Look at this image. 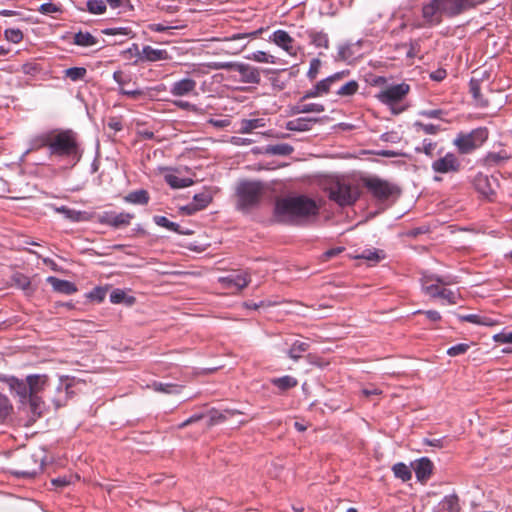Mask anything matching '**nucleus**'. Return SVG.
<instances>
[{"mask_svg": "<svg viewBox=\"0 0 512 512\" xmlns=\"http://www.w3.org/2000/svg\"><path fill=\"white\" fill-rule=\"evenodd\" d=\"M317 213L318 207L315 201L306 196L279 199L274 209L276 221L285 224H300Z\"/></svg>", "mask_w": 512, "mask_h": 512, "instance_id": "obj_1", "label": "nucleus"}, {"mask_svg": "<svg viewBox=\"0 0 512 512\" xmlns=\"http://www.w3.org/2000/svg\"><path fill=\"white\" fill-rule=\"evenodd\" d=\"M40 147H48L50 155L71 157L79 160L78 145L71 131H63L57 134H45L38 140Z\"/></svg>", "mask_w": 512, "mask_h": 512, "instance_id": "obj_2", "label": "nucleus"}, {"mask_svg": "<svg viewBox=\"0 0 512 512\" xmlns=\"http://www.w3.org/2000/svg\"><path fill=\"white\" fill-rule=\"evenodd\" d=\"M264 187L258 181H241L236 188L237 208L249 211L257 206L263 196Z\"/></svg>", "mask_w": 512, "mask_h": 512, "instance_id": "obj_3", "label": "nucleus"}, {"mask_svg": "<svg viewBox=\"0 0 512 512\" xmlns=\"http://www.w3.org/2000/svg\"><path fill=\"white\" fill-rule=\"evenodd\" d=\"M329 198L340 206L354 204L360 196L359 187L345 180H337L328 188Z\"/></svg>", "mask_w": 512, "mask_h": 512, "instance_id": "obj_4", "label": "nucleus"}, {"mask_svg": "<svg viewBox=\"0 0 512 512\" xmlns=\"http://www.w3.org/2000/svg\"><path fill=\"white\" fill-rule=\"evenodd\" d=\"M488 138L486 128H478L468 134H459L453 141L461 154H469L480 147Z\"/></svg>", "mask_w": 512, "mask_h": 512, "instance_id": "obj_5", "label": "nucleus"}, {"mask_svg": "<svg viewBox=\"0 0 512 512\" xmlns=\"http://www.w3.org/2000/svg\"><path fill=\"white\" fill-rule=\"evenodd\" d=\"M364 185L368 191L379 201H385L394 194H399V189L378 177H370L364 180Z\"/></svg>", "mask_w": 512, "mask_h": 512, "instance_id": "obj_6", "label": "nucleus"}, {"mask_svg": "<svg viewBox=\"0 0 512 512\" xmlns=\"http://www.w3.org/2000/svg\"><path fill=\"white\" fill-rule=\"evenodd\" d=\"M487 1L488 0H436V2L440 4V9L447 17L458 16Z\"/></svg>", "mask_w": 512, "mask_h": 512, "instance_id": "obj_7", "label": "nucleus"}, {"mask_svg": "<svg viewBox=\"0 0 512 512\" xmlns=\"http://www.w3.org/2000/svg\"><path fill=\"white\" fill-rule=\"evenodd\" d=\"M409 90V85L405 83L392 85L381 91L377 98L386 105H393L400 102L408 94Z\"/></svg>", "mask_w": 512, "mask_h": 512, "instance_id": "obj_8", "label": "nucleus"}, {"mask_svg": "<svg viewBox=\"0 0 512 512\" xmlns=\"http://www.w3.org/2000/svg\"><path fill=\"white\" fill-rule=\"evenodd\" d=\"M461 168V162L453 153H447L432 163V169L436 173H457Z\"/></svg>", "mask_w": 512, "mask_h": 512, "instance_id": "obj_9", "label": "nucleus"}, {"mask_svg": "<svg viewBox=\"0 0 512 512\" xmlns=\"http://www.w3.org/2000/svg\"><path fill=\"white\" fill-rule=\"evenodd\" d=\"M445 16L444 12L440 9V4L436 0H431L422 8L423 25L432 27L442 22V17Z\"/></svg>", "mask_w": 512, "mask_h": 512, "instance_id": "obj_10", "label": "nucleus"}, {"mask_svg": "<svg viewBox=\"0 0 512 512\" xmlns=\"http://www.w3.org/2000/svg\"><path fill=\"white\" fill-rule=\"evenodd\" d=\"M134 215L131 213L121 212L116 214L114 212H103L99 215L98 220L101 224L110 225L114 228H120L130 224Z\"/></svg>", "mask_w": 512, "mask_h": 512, "instance_id": "obj_11", "label": "nucleus"}, {"mask_svg": "<svg viewBox=\"0 0 512 512\" xmlns=\"http://www.w3.org/2000/svg\"><path fill=\"white\" fill-rule=\"evenodd\" d=\"M454 282L450 278H443L437 275L427 276L423 280V289L426 294L431 297H440V292L442 288L439 287L441 285H450Z\"/></svg>", "mask_w": 512, "mask_h": 512, "instance_id": "obj_12", "label": "nucleus"}, {"mask_svg": "<svg viewBox=\"0 0 512 512\" xmlns=\"http://www.w3.org/2000/svg\"><path fill=\"white\" fill-rule=\"evenodd\" d=\"M219 281L225 288L235 287L237 290H242L250 283V275L248 272L232 273L225 277L219 278Z\"/></svg>", "mask_w": 512, "mask_h": 512, "instance_id": "obj_13", "label": "nucleus"}, {"mask_svg": "<svg viewBox=\"0 0 512 512\" xmlns=\"http://www.w3.org/2000/svg\"><path fill=\"white\" fill-rule=\"evenodd\" d=\"M241 82L245 84H259L261 81L260 70L250 64L240 63L238 71Z\"/></svg>", "mask_w": 512, "mask_h": 512, "instance_id": "obj_14", "label": "nucleus"}, {"mask_svg": "<svg viewBox=\"0 0 512 512\" xmlns=\"http://www.w3.org/2000/svg\"><path fill=\"white\" fill-rule=\"evenodd\" d=\"M271 40L290 55H296V49L293 46V38L284 30H276Z\"/></svg>", "mask_w": 512, "mask_h": 512, "instance_id": "obj_15", "label": "nucleus"}, {"mask_svg": "<svg viewBox=\"0 0 512 512\" xmlns=\"http://www.w3.org/2000/svg\"><path fill=\"white\" fill-rule=\"evenodd\" d=\"M511 157V154L504 149L498 152H488L482 159V164L487 168L502 166L506 161L510 160Z\"/></svg>", "mask_w": 512, "mask_h": 512, "instance_id": "obj_16", "label": "nucleus"}, {"mask_svg": "<svg viewBox=\"0 0 512 512\" xmlns=\"http://www.w3.org/2000/svg\"><path fill=\"white\" fill-rule=\"evenodd\" d=\"M196 81L191 78H184L175 82L171 87L173 96H186L195 91Z\"/></svg>", "mask_w": 512, "mask_h": 512, "instance_id": "obj_17", "label": "nucleus"}, {"mask_svg": "<svg viewBox=\"0 0 512 512\" xmlns=\"http://www.w3.org/2000/svg\"><path fill=\"white\" fill-rule=\"evenodd\" d=\"M432 469L433 463L431 462L430 459L426 457L419 459L414 466L416 477L421 482H425L428 480V478L432 474Z\"/></svg>", "mask_w": 512, "mask_h": 512, "instance_id": "obj_18", "label": "nucleus"}, {"mask_svg": "<svg viewBox=\"0 0 512 512\" xmlns=\"http://www.w3.org/2000/svg\"><path fill=\"white\" fill-rule=\"evenodd\" d=\"M361 44L360 41L357 43H344L338 47L336 61L350 62L356 57V48Z\"/></svg>", "mask_w": 512, "mask_h": 512, "instance_id": "obj_19", "label": "nucleus"}, {"mask_svg": "<svg viewBox=\"0 0 512 512\" xmlns=\"http://www.w3.org/2000/svg\"><path fill=\"white\" fill-rule=\"evenodd\" d=\"M474 186L478 192H480L485 197L489 198L495 194V189L491 185L490 180L487 175L482 173H478L474 178Z\"/></svg>", "mask_w": 512, "mask_h": 512, "instance_id": "obj_20", "label": "nucleus"}, {"mask_svg": "<svg viewBox=\"0 0 512 512\" xmlns=\"http://www.w3.org/2000/svg\"><path fill=\"white\" fill-rule=\"evenodd\" d=\"M47 281L56 292L62 294L71 295L77 291L76 285L70 281L61 280L53 276L48 277Z\"/></svg>", "mask_w": 512, "mask_h": 512, "instance_id": "obj_21", "label": "nucleus"}, {"mask_svg": "<svg viewBox=\"0 0 512 512\" xmlns=\"http://www.w3.org/2000/svg\"><path fill=\"white\" fill-rule=\"evenodd\" d=\"M319 118H297L290 120L286 123V129L290 131H308L312 128L313 124L318 122Z\"/></svg>", "mask_w": 512, "mask_h": 512, "instance_id": "obj_22", "label": "nucleus"}, {"mask_svg": "<svg viewBox=\"0 0 512 512\" xmlns=\"http://www.w3.org/2000/svg\"><path fill=\"white\" fill-rule=\"evenodd\" d=\"M237 414H245V413L242 411L236 410V409H225L223 411H218L216 409H212L209 412L210 418H209L208 426H213L215 424L224 422Z\"/></svg>", "mask_w": 512, "mask_h": 512, "instance_id": "obj_23", "label": "nucleus"}, {"mask_svg": "<svg viewBox=\"0 0 512 512\" xmlns=\"http://www.w3.org/2000/svg\"><path fill=\"white\" fill-rule=\"evenodd\" d=\"M27 381L29 385H26L28 390L31 393V396L37 395L40 393L48 382V377L46 375H29L27 376Z\"/></svg>", "mask_w": 512, "mask_h": 512, "instance_id": "obj_24", "label": "nucleus"}, {"mask_svg": "<svg viewBox=\"0 0 512 512\" xmlns=\"http://www.w3.org/2000/svg\"><path fill=\"white\" fill-rule=\"evenodd\" d=\"M26 385H29L27 379L24 381V380H19L15 377H12L9 380L10 388L16 392V394L20 397L22 402L26 401L27 398L29 396H31V393L28 390Z\"/></svg>", "mask_w": 512, "mask_h": 512, "instance_id": "obj_25", "label": "nucleus"}, {"mask_svg": "<svg viewBox=\"0 0 512 512\" xmlns=\"http://www.w3.org/2000/svg\"><path fill=\"white\" fill-rule=\"evenodd\" d=\"M349 74V71H341V72H337L321 81H319L317 83V88L318 90L321 91L322 95L324 94H327L330 89H331V86L333 84H335L336 82L340 81L341 79H343L345 76H347Z\"/></svg>", "mask_w": 512, "mask_h": 512, "instance_id": "obj_26", "label": "nucleus"}, {"mask_svg": "<svg viewBox=\"0 0 512 512\" xmlns=\"http://www.w3.org/2000/svg\"><path fill=\"white\" fill-rule=\"evenodd\" d=\"M168 58V54L166 50L162 49H154L151 46H144L142 49V59L147 61H159L166 60Z\"/></svg>", "mask_w": 512, "mask_h": 512, "instance_id": "obj_27", "label": "nucleus"}, {"mask_svg": "<svg viewBox=\"0 0 512 512\" xmlns=\"http://www.w3.org/2000/svg\"><path fill=\"white\" fill-rule=\"evenodd\" d=\"M439 512H459V499L456 495H448L439 503Z\"/></svg>", "mask_w": 512, "mask_h": 512, "instance_id": "obj_28", "label": "nucleus"}, {"mask_svg": "<svg viewBox=\"0 0 512 512\" xmlns=\"http://www.w3.org/2000/svg\"><path fill=\"white\" fill-rule=\"evenodd\" d=\"M310 43L318 48H328L329 39L326 33L322 31L310 30L307 32Z\"/></svg>", "mask_w": 512, "mask_h": 512, "instance_id": "obj_29", "label": "nucleus"}, {"mask_svg": "<svg viewBox=\"0 0 512 512\" xmlns=\"http://www.w3.org/2000/svg\"><path fill=\"white\" fill-rule=\"evenodd\" d=\"M153 220L158 226L164 227V228H166L170 231H173L175 233L184 234V235H188L191 233L190 231L181 230L180 226L177 223L170 221L165 216L157 215V216L153 217Z\"/></svg>", "mask_w": 512, "mask_h": 512, "instance_id": "obj_30", "label": "nucleus"}, {"mask_svg": "<svg viewBox=\"0 0 512 512\" xmlns=\"http://www.w3.org/2000/svg\"><path fill=\"white\" fill-rule=\"evenodd\" d=\"M271 383L281 391H286L297 386L298 381L296 378L286 375L280 378L271 379Z\"/></svg>", "mask_w": 512, "mask_h": 512, "instance_id": "obj_31", "label": "nucleus"}, {"mask_svg": "<svg viewBox=\"0 0 512 512\" xmlns=\"http://www.w3.org/2000/svg\"><path fill=\"white\" fill-rule=\"evenodd\" d=\"M124 199L128 203L144 205L149 201V194L146 190L141 189L130 192Z\"/></svg>", "mask_w": 512, "mask_h": 512, "instance_id": "obj_32", "label": "nucleus"}, {"mask_svg": "<svg viewBox=\"0 0 512 512\" xmlns=\"http://www.w3.org/2000/svg\"><path fill=\"white\" fill-rule=\"evenodd\" d=\"M152 388L156 392L165 393V394H179L182 390L181 385L173 384V383H160L154 382L152 384Z\"/></svg>", "mask_w": 512, "mask_h": 512, "instance_id": "obj_33", "label": "nucleus"}, {"mask_svg": "<svg viewBox=\"0 0 512 512\" xmlns=\"http://www.w3.org/2000/svg\"><path fill=\"white\" fill-rule=\"evenodd\" d=\"M97 39L89 32H78L74 35V44L89 47L97 44Z\"/></svg>", "mask_w": 512, "mask_h": 512, "instance_id": "obj_34", "label": "nucleus"}, {"mask_svg": "<svg viewBox=\"0 0 512 512\" xmlns=\"http://www.w3.org/2000/svg\"><path fill=\"white\" fill-rule=\"evenodd\" d=\"M55 210H56V212L63 214V216L66 219H69V220H71L73 222H79V221H83V220L86 219L84 217V213L83 212L76 211L74 209H70V208H68L66 206H61V207L55 208Z\"/></svg>", "mask_w": 512, "mask_h": 512, "instance_id": "obj_35", "label": "nucleus"}, {"mask_svg": "<svg viewBox=\"0 0 512 512\" xmlns=\"http://www.w3.org/2000/svg\"><path fill=\"white\" fill-rule=\"evenodd\" d=\"M293 147L287 143H281L276 145H268L266 147V153L271 155L287 156L293 152Z\"/></svg>", "mask_w": 512, "mask_h": 512, "instance_id": "obj_36", "label": "nucleus"}, {"mask_svg": "<svg viewBox=\"0 0 512 512\" xmlns=\"http://www.w3.org/2000/svg\"><path fill=\"white\" fill-rule=\"evenodd\" d=\"M165 181L174 189L188 187L193 183L189 178H179L174 174L165 175Z\"/></svg>", "mask_w": 512, "mask_h": 512, "instance_id": "obj_37", "label": "nucleus"}, {"mask_svg": "<svg viewBox=\"0 0 512 512\" xmlns=\"http://www.w3.org/2000/svg\"><path fill=\"white\" fill-rule=\"evenodd\" d=\"M392 471L396 478L401 479L402 481L406 482L411 479L412 473L410 468L404 464V463H396L392 467Z\"/></svg>", "mask_w": 512, "mask_h": 512, "instance_id": "obj_38", "label": "nucleus"}, {"mask_svg": "<svg viewBox=\"0 0 512 512\" xmlns=\"http://www.w3.org/2000/svg\"><path fill=\"white\" fill-rule=\"evenodd\" d=\"M86 74L87 69L84 67H71L64 71V76L73 82L83 80Z\"/></svg>", "mask_w": 512, "mask_h": 512, "instance_id": "obj_39", "label": "nucleus"}, {"mask_svg": "<svg viewBox=\"0 0 512 512\" xmlns=\"http://www.w3.org/2000/svg\"><path fill=\"white\" fill-rule=\"evenodd\" d=\"M110 301L114 304L125 302L129 305H132L135 301V298L131 296L128 297L126 293L121 289H115L110 294Z\"/></svg>", "mask_w": 512, "mask_h": 512, "instance_id": "obj_40", "label": "nucleus"}, {"mask_svg": "<svg viewBox=\"0 0 512 512\" xmlns=\"http://www.w3.org/2000/svg\"><path fill=\"white\" fill-rule=\"evenodd\" d=\"M359 89V84L356 80H351L342 85L337 91L338 96L346 97L354 95Z\"/></svg>", "mask_w": 512, "mask_h": 512, "instance_id": "obj_41", "label": "nucleus"}, {"mask_svg": "<svg viewBox=\"0 0 512 512\" xmlns=\"http://www.w3.org/2000/svg\"><path fill=\"white\" fill-rule=\"evenodd\" d=\"M264 126L263 119H244L241 123L240 133H251L254 129Z\"/></svg>", "mask_w": 512, "mask_h": 512, "instance_id": "obj_42", "label": "nucleus"}, {"mask_svg": "<svg viewBox=\"0 0 512 512\" xmlns=\"http://www.w3.org/2000/svg\"><path fill=\"white\" fill-rule=\"evenodd\" d=\"M309 345L305 342L296 341L288 351V356L293 360H298L301 354L308 350Z\"/></svg>", "mask_w": 512, "mask_h": 512, "instance_id": "obj_43", "label": "nucleus"}, {"mask_svg": "<svg viewBox=\"0 0 512 512\" xmlns=\"http://www.w3.org/2000/svg\"><path fill=\"white\" fill-rule=\"evenodd\" d=\"M12 279H13L14 284L18 288H20L23 291H25L27 294H30L32 292L31 282H30V279L27 276H25L23 274L17 273V274H15L13 276Z\"/></svg>", "mask_w": 512, "mask_h": 512, "instance_id": "obj_44", "label": "nucleus"}, {"mask_svg": "<svg viewBox=\"0 0 512 512\" xmlns=\"http://www.w3.org/2000/svg\"><path fill=\"white\" fill-rule=\"evenodd\" d=\"M459 319L464 322H470V323L485 325V326H491L494 324L490 319H488L486 317H481L476 314L462 315V316H459Z\"/></svg>", "mask_w": 512, "mask_h": 512, "instance_id": "obj_45", "label": "nucleus"}, {"mask_svg": "<svg viewBox=\"0 0 512 512\" xmlns=\"http://www.w3.org/2000/svg\"><path fill=\"white\" fill-rule=\"evenodd\" d=\"M246 58L260 63L274 64L276 62V58L273 55H269L264 51H256L251 55L246 56Z\"/></svg>", "mask_w": 512, "mask_h": 512, "instance_id": "obj_46", "label": "nucleus"}, {"mask_svg": "<svg viewBox=\"0 0 512 512\" xmlns=\"http://www.w3.org/2000/svg\"><path fill=\"white\" fill-rule=\"evenodd\" d=\"M357 258L365 259L372 263H377L384 258V254L380 250H364Z\"/></svg>", "mask_w": 512, "mask_h": 512, "instance_id": "obj_47", "label": "nucleus"}, {"mask_svg": "<svg viewBox=\"0 0 512 512\" xmlns=\"http://www.w3.org/2000/svg\"><path fill=\"white\" fill-rule=\"evenodd\" d=\"M324 110V105L318 103L299 104L296 106V111L298 113H321L324 112Z\"/></svg>", "mask_w": 512, "mask_h": 512, "instance_id": "obj_48", "label": "nucleus"}, {"mask_svg": "<svg viewBox=\"0 0 512 512\" xmlns=\"http://www.w3.org/2000/svg\"><path fill=\"white\" fill-rule=\"evenodd\" d=\"M87 9L92 14H102L106 10V4L103 0H88Z\"/></svg>", "mask_w": 512, "mask_h": 512, "instance_id": "obj_49", "label": "nucleus"}, {"mask_svg": "<svg viewBox=\"0 0 512 512\" xmlns=\"http://www.w3.org/2000/svg\"><path fill=\"white\" fill-rule=\"evenodd\" d=\"M7 41L17 44L23 40V32L20 29L9 28L4 31Z\"/></svg>", "mask_w": 512, "mask_h": 512, "instance_id": "obj_50", "label": "nucleus"}, {"mask_svg": "<svg viewBox=\"0 0 512 512\" xmlns=\"http://www.w3.org/2000/svg\"><path fill=\"white\" fill-rule=\"evenodd\" d=\"M195 205L201 210L207 207V205L211 202L212 198L208 193H199L194 195Z\"/></svg>", "mask_w": 512, "mask_h": 512, "instance_id": "obj_51", "label": "nucleus"}, {"mask_svg": "<svg viewBox=\"0 0 512 512\" xmlns=\"http://www.w3.org/2000/svg\"><path fill=\"white\" fill-rule=\"evenodd\" d=\"M262 31H263V29L260 28L253 32H250V33H236L230 37L224 38V41H237V40H242V39H247V38H254V37H257L259 34H261Z\"/></svg>", "mask_w": 512, "mask_h": 512, "instance_id": "obj_52", "label": "nucleus"}, {"mask_svg": "<svg viewBox=\"0 0 512 512\" xmlns=\"http://www.w3.org/2000/svg\"><path fill=\"white\" fill-rule=\"evenodd\" d=\"M321 60L318 59V58H314L310 61V67H309V70L307 72V77L312 81L314 80L318 73H319V70H320V67H321Z\"/></svg>", "mask_w": 512, "mask_h": 512, "instance_id": "obj_53", "label": "nucleus"}, {"mask_svg": "<svg viewBox=\"0 0 512 512\" xmlns=\"http://www.w3.org/2000/svg\"><path fill=\"white\" fill-rule=\"evenodd\" d=\"M240 62H215L213 68L216 70L238 71Z\"/></svg>", "mask_w": 512, "mask_h": 512, "instance_id": "obj_54", "label": "nucleus"}, {"mask_svg": "<svg viewBox=\"0 0 512 512\" xmlns=\"http://www.w3.org/2000/svg\"><path fill=\"white\" fill-rule=\"evenodd\" d=\"M102 33L105 35L130 36V35H132V30L127 27L107 28V29L102 30Z\"/></svg>", "mask_w": 512, "mask_h": 512, "instance_id": "obj_55", "label": "nucleus"}, {"mask_svg": "<svg viewBox=\"0 0 512 512\" xmlns=\"http://www.w3.org/2000/svg\"><path fill=\"white\" fill-rule=\"evenodd\" d=\"M468 349H469V345L468 344L460 343V344H457V345H454V346L450 347L447 350V354L449 356L454 357V356H458V355L466 353Z\"/></svg>", "mask_w": 512, "mask_h": 512, "instance_id": "obj_56", "label": "nucleus"}, {"mask_svg": "<svg viewBox=\"0 0 512 512\" xmlns=\"http://www.w3.org/2000/svg\"><path fill=\"white\" fill-rule=\"evenodd\" d=\"M107 288L95 287L88 295L91 300L101 302L106 297Z\"/></svg>", "mask_w": 512, "mask_h": 512, "instance_id": "obj_57", "label": "nucleus"}, {"mask_svg": "<svg viewBox=\"0 0 512 512\" xmlns=\"http://www.w3.org/2000/svg\"><path fill=\"white\" fill-rule=\"evenodd\" d=\"M439 298L446 300L449 304H456L457 293L450 289L442 288Z\"/></svg>", "mask_w": 512, "mask_h": 512, "instance_id": "obj_58", "label": "nucleus"}, {"mask_svg": "<svg viewBox=\"0 0 512 512\" xmlns=\"http://www.w3.org/2000/svg\"><path fill=\"white\" fill-rule=\"evenodd\" d=\"M11 408L12 407L8 398L0 394V417H6L9 414Z\"/></svg>", "mask_w": 512, "mask_h": 512, "instance_id": "obj_59", "label": "nucleus"}, {"mask_svg": "<svg viewBox=\"0 0 512 512\" xmlns=\"http://www.w3.org/2000/svg\"><path fill=\"white\" fill-rule=\"evenodd\" d=\"M26 401H29L31 410L34 414H41V401L37 395L29 396Z\"/></svg>", "mask_w": 512, "mask_h": 512, "instance_id": "obj_60", "label": "nucleus"}, {"mask_svg": "<svg viewBox=\"0 0 512 512\" xmlns=\"http://www.w3.org/2000/svg\"><path fill=\"white\" fill-rule=\"evenodd\" d=\"M470 93L474 97L475 100L480 101L481 100V93H480V83L478 80L472 79L469 83Z\"/></svg>", "mask_w": 512, "mask_h": 512, "instance_id": "obj_61", "label": "nucleus"}, {"mask_svg": "<svg viewBox=\"0 0 512 512\" xmlns=\"http://www.w3.org/2000/svg\"><path fill=\"white\" fill-rule=\"evenodd\" d=\"M435 147H436V143L424 140L423 141V148L417 147L416 151L417 152H424L426 155L432 157L433 156V151H434Z\"/></svg>", "mask_w": 512, "mask_h": 512, "instance_id": "obj_62", "label": "nucleus"}, {"mask_svg": "<svg viewBox=\"0 0 512 512\" xmlns=\"http://www.w3.org/2000/svg\"><path fill=\"white\" fill-rule=\"evenodd\" d=\"M493 339L495 342L499 343H512V331L511 332H501L498 334H495L493 336Z\"/></svg>", "mask_w": 512, "mask_h": 512, "instance_id": "obj_63", "label": "nucleus"}, {"mask_svg": "<svg viewBox=\"0 0 512 512\" xmlns=\"http://www.w3.org/2000/svg\"><path fill=\"white\" fill-rule=\"evenodd\" d=\"M39 11L42 13V14H52V13H56L59 11V7L56 6L55 4L49 2V3H44L40 6L39 8Z\"/></svg>", "mask_w": 512, "mask_h": 512, "instance_id": "obj_64", "label": "nucleus"}]
</instances>
